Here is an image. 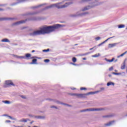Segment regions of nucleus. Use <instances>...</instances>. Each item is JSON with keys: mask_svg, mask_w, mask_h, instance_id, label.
Returning <instances> with one entry per match:
<instances>
[{"mask_svg": "<svg viewBox=\"0 0 127 127\" xmlns=\"http://www.w3.org/2000/svg\"><path fill=\"white\" fill-rule=\"evenodd\" d=\"M61 25L58 24L53 26H44L40 28L39 30H37L30 33L31 36H36V35H41L42 34H48L55 31L56 29H58Z\"/></svg>", "mask_w": 127, "mask_h": 127, "instance_id": "nucleus-1", "label": "nucleus"}, {"mask_svg": "<svg viewBox=\"0 0 127 127\" xmlns=\"http://www.w3.org/2000/svg\"><path fill=\"white\" fill-rule=\"evenodd\" d=\"M97 93H100V91H97L95 92H89L87 94H77L75 93L72 94L73 96H76L77 98H86V96L88 95H93V94H97Z\"/></svg>", "mask_w": 127, "mask_h": 127, "instance_id": "nucleus-2", "label": "nucleus"}, {"mask_svg": "<svg viewBox=\"0 0 127 127\" xmlns=\"http://www.w3.org/2000/svg\"><path fill=\"white\" fill-rule=\"evenodd\" d=\"M71 3H72L66 2L64 5H60V3H58L57 4H52V5H50V6H48V8L54 7V6H55L56 7H57L58 8H64V7H67V6H68V5H69V4H71Z\"/></svg>", "mask_w": 127, "mask_h": 127, "instance_id": "nucleus-3", "label": "nucleus"}, {"mask_svg": "<svg viewBox=\"0 0 127 127\" xmlns=\"http://www.w3.org/2000/svg\"><path fill=\"white\" fill-rule=\"evenodd\" d=\"M27 21V19H26L25 20H21L15 23H13L12 24V26H15L16 25H19V24H22V23H25Z\"/></svg>", "mask_w": 127, "mask_h": 127, "instance_id": "nucleus-4", "label": "nucleus"}, {"mask_svg": "<svg viewBox=\"0 0 127 127\" xmlns=\"http://www.w3.org/2000/svg\"><path fill=\"white\" fill-rule=\"evenodd\" d=\"M87 111H88L89 112H93L94 111H101V109H86L81 110V112H87Z\"/></svg>", "mask_w": 127, "mask_h": 127, "instance_id": "nucleus-5", "label": "nucleus"}, {"mask_svg": "<svg viewBox=\"0 0 127 127\" xmlns=\"http://www.w3.org/2000/svg\"><path fill=\"white\" fill-rule=\"evenodd\" d=\"M5 84L7 86H14L13 83L10 80H7L5 81Z\"/></svg>", "mask_w": 127, "mask_h": 127, "instance_id": "nucleus-6", "label": "nucleus"}, {"mask_svg": "<svg viewBox=\"0 0 127 127\" xmlns=\"http://www.w3.org/2000/svg\"><path fill=\"white\" fill-rule=\"evenodd\" d=\"M114 123L115 121H113L109 122L108 123L105 124L104 125L106 127H110V126H112V125H113V124H114Z\"/></svg>", "mask_w": 127, "mask_h": 127, "instance_id": "nucleus-7", "label": "nucleus"}, {"mask_svg": "<svg viewBox=\"0 0 127 127\" xmlns=\"http://www.w3.org/2000/svg\"><path fill=\"white\" fill-rule=\"evenodd\" d=\"M114 37H115V36H113V37L108 38L105 41H104L103 42H102L101 44H100L99 45H98V46H101V45H103V44H104V43H105V42H107V41H108V40H109V39H112V38H114Z\"/></svg>", "mask_w": 127, "mask_h": 127, "instance_id": "nucleus-8", "label": "nucleus"}, {"mask_svg": "<svg viewBox=\"0 0 127 127\" xmlns=\"http://www.w3.org/2000/svg\"><path fill=\"white\" fill-rule=\"evenodd\" d=\"M11 19H13V18H0V21L2 20H11Z\"/></svg>", "mask_w": 127, "mask_h": 127, "instance_id": "nucleus-9", "label": "nucleus"}, {"mask_svg": "<svg viewBox=\"0 0 127 127\" xmlns=\"http://www.w3.org/2000/svg\"><path fill=\"white\" fill-rule=\"evenodd\" d=\"M116 45V44H109L108 47L109 48H113V47H115Z\"/></svg>", "mask_w": 127, "mask_h": 127, "instance_id": "nucleus-10", "label": "nucleus"}, {"mask_svg": "<svg viewBox=\"0 0 127 127\" xmlns=\"http://www.w3.org/2000/svg\"><path fill=\"white\" fill-rule=\"evenodd\" d=\"M36 62H37V60L36 59H34L32 60V64H37V63Z\"/></svg>", "mask_w": 127, "mask_h": 127, "instance_id": "nucleus-11", "label": "nucleus"}, {"mask_svg": "<svg viewBox=\"0 0 127 127\" xmlns=\"http://www.w3.org/2000/svg\"><path fill=\"white\" fill-rule=\"evenodd\" d=\"M114 115H106V116H102V118H112V117H113Z\"/></svg>", "mask_w": 127, "mask_h": 127, "instance_id": "nucleus-12", "label": "nucleus"}, {"mask_svg": "<svg viewBox=\"0 0 127 127\" xmlns=\"http://www.w3.org/2000/svg\"><path fill=\"white\" fill-rule=\"evenodd\" d=\"M88 9H90L89 6H86L84 7L83 9H82V11H85V10H88Z\"/></svg>", "mask_w": 127, "mask_h": 127, "instance_id": "nucleus-13", "label": "nucleus"}, {"mask_svg": "<svg viewBox=\"0 0 127 127\" xmlns=\"http://www.w3.org/2000/svg\"><path fill=\"white\" fill-rule=\"evenodd\" d=\"M27 121H29V119H22L20 121V122H23V123H26Z\"/></svg>", "mask_w": 127, "mask_h": 127, "instance_id": "nucleus-14", "label": "nucleus"}, {"mask_svg": "<svg viewBox=\"0 0 127 127\" xmlns=\"http://www.w3.org/2000/svg\"><path fill=\"white\" fill-rule=\"evenodd\" d=\"M127 51H126L124 53L122 54L121 55L119 56L118 57V58H120V57H123V56H124V55H125V54H127Z\"/></svg>", "mask_w": 127, "mask_h": 127, "instance_id": "nucleus-15", "label": "nucleus"}, {"mask_svg": "<svg viewBox=\"0 0 127 127\" xmlns=\"http://www.w3.org/2000/svg\"><path fill=\"white\" fill-rule=\"evenodd\" d=\"M2 42H9V40L7 39H3L1 40Z\"/></svg>", "mask_w": 127, "mask_h": 127, "instance_id": "nucleus-16", "label": "nucleus"}, {"mask_svg": "<svg viewBox=\"0 0 127 127\" xmlns=\"http://www.w3.org/2000/svg\"><path fill=\"white\" fill-rule=\"evenodd\" d=\"M72 61L73 63H76V62H77V58L75 57L72 58Z\"/></svg>", "mask_w": 127, "mask_h": 127, "instance_id": "nucleus-17", "label": "nucleus"}, {"mask_svg": "<svg viewBox=\"0 0 127 127\" xmlns=\"http://www.w3.org/2000/svg\"><path fill=\"white\" fill-rule=\"evenodd\" d=\"M25 57L26 58H30V57H31V54H26L25 55Z\"/></svg>", "mask_w": 127, "mask_h": 127, "instance_id": "nucleus-18", "label": "nucleus"}, {"mask_svg": "<svg viewBox=\"0 0 127 127\" xmlns=\"http://www.w3.org/2000/svg\"><path fill=\"white\" fill-rule=\"evenodd\" d=\"M113 85V86H114V85H115V83H114L113 82H108L107 83V86H111Z\"/></svg>", "mask_w": 127, "mask_h": 127, "instance_id": "nucleus-19", "label": "nucleus"}, {"mask_svg": "<svg viewBox=\"0 0 127 127\" xmlns=\"http://www.w3.org/2000/svg\"><path fill=\"white\" fill-rule=\"evenodd\" d=\"M121 69L122 70H124L126 68V64L124 63L123 65L121 66Z\"/></svg>", "mask_w": 127, "mask_h": 127, "instance_id": "nucleus-20", "label": "nucleus"}, {"mask_svg": "<svg viewBox=\"0 0 127 127\" xmlns=\"http://www.w3.org/2000/svg\"><path fill=\"white\" fill-rule=\"evenodd\" d=\"M124 27H125V25L121 24L118 26L119 28H124Z\"/></svg>", "mask_w": 127, "mask_h": 127, "instance_id": "nucleus-21", "label": "nucleus"}, {"mask_svg": "<svg viewBox=\"0 0 127 127\" xmlns=\"http://www.w3.org/2000/svg\"><path fill=\"white\" fill-rule=\"evenodd\" d=\"M100 57V54H96L92 56V57L97 58Z\"/></svg>", "mask_w": 127, "mask_h": 127, "instance_id": "nucleus-22", "label": "nucleus"}, {"mask_svg": "<svg viewBox=\"0 0 127 127\" xmlns=\"http://www.w3.org/2000/svg\"><path fill=\"white\" fill-rule=\"evenodd\" d=\"M114 60H115V58H113L111 60H108L107 62L111 63V62H113V61H114Z\"/></svg>", "mask_w": 127, "mask_h": 127, "instance_id": "nucleus-23", "label": "nucleus"}, {"mask_svg": "<svg viewBox=\"0 0 127 127\" xmlns=\"http://www.w3.org/2000/svg\"><path fill=\"white\" fill-rule=\"evenodd\" d=\"M3 103H4V104H10V102L7 100L4 101Z\"/></svg>", "mask_w": 127, "mask_h": 127, "instance_id": "nucleus-24", "label": "nucleus"}, {"mask_svg": "<svg viewBox=\"0 0 127 127\" xmlns=\"http://www.w3.org/2000/svg\"><path fill=\"white\" fill-rule=\"evenodd\" d=\"M14 57H17V58H23V57H18L17 55H13Z\"/></svg>", "mask_w": 127, "mask_h": 127, "instance_id": "nucleus-25", "label": "nucleus"}, {"mask_svg": "<svg viewBox=\"0 0 127 127\" xmlns=\"http://www.w3.org/2000/svg\"><path fill=\"white\" fill-rule=\"evenodd\" d=\"M88 0H82L80 1V3H83V2H86V1H88Z\"/></svg>", "mask_w": 127, "mask_h": 127, "instance_id": "nucleus-26", "label": "nucleus"}, {"mask_svg": "<svg viewBox=\"0 0 127 127\" xmlns=\"http://www.w3.org/2000/svg\"><path fill=\"white\" fill-rule=\"evenodd\" d=\"M80 90H81V91H83V90H87V88H86L85 87H81Z\"/></svg>", "mask_w": 127, "mask_h": 127, "instance_id": "nucleus-27", "label": "nucleus"}, {"mask_svg": "<svg viewBox=\"0 0 127 127\" xmlns=\"http://www.w3.org/2000/svg\"><path fill=\"white\" fill-rule=\"evenodd\" d=\"M49 49H48L47 50H43V52H48V51H49Z\"/></svg>", "mask_w": 127, "mask_h": 127, "instance_id": "nucleus-28", "label": "nucleus"}, {"mask_svg": "<svg viewBox=\"0 0 127 127\" xmlns=\"http://www.w3.org/2000/svg\"><path fill=\"white\" fill-rule=\"evenodd\" d=\"M100 39H101V37H97L95 38V40L98 41V40H100Z\"/></svg>", "mask_w": 127, "mask_h": 127, "instance_id": "nucleus-29", "label": "nucleus"}, {"mask_svg": "<svg viewBox=\"0 0 127 127\" xmlns=\"http://www.w3.org/2000/svg\"><path fill=\"white\" fill-rule=\"evenodd\" d=\"M50 62V60L46 59L44 60V62L48 63Z\"/></svg>", "mask_w": 127, "mask_h": 127, "instance_id": "nucleus-30", "label": "nucleus"}, {"mask_svg": "<svg viewBox=\"0 0 127 127\" xmlns=\"http://www.w3.org/2000/svg\"><path fill=\"white\" fill-rule=\"evenodd\" d=\"M34 58H37L38 59H40V58H37L36 57H33L31 58V59H34Z\"/></svg>", "mask_w": 127, "mask_h": 127, "instance_id": "nucleus-31", "label": "nucleus"}, {"mask_svg": "<svg viewBox=\"0 0 127 127\" xmlns=\"http://www.w3.org/2000/svg\"><path fill=\"white\" fill-rule=\"evenodd\" d=\"M114 68L113 67V66L111 67L110 68H109V71H112V70H113Z\"/></svg>", "mask_w": 127, "mask_h": 127, "instance_id": "nucleus-32", "label": "nucleus"}, {"mask_svg": "<svg viewBox=\"0 0 127 127\" xmlns=\"http://www.w3.org/2000/svg\"><path fill=\"white\" fill-rule=\"evenodd\" d=\"M72 65H73L74 66H77V64L75 63H71Z\"/></svg>", "mask_w": 127, "mask_h": 127, "instance_id": "nucleus-33", "label": "nucleus"}, {"mask_svg": "<svg viewBox=\"0 0 127 127\" xmlns=\"http://www.w3.org/2000/svg\"><path fill=\"white\" fill-rule=\"evenodd\" d=\"M85 55H87V54H83L81 55V56H85Z\"/></svg>", "mask_w": 127, "mask_h": 127, "instance_id": "nucleus-34", "label": "nucleus"}, {"mask_svg": "<svg viewBox=\"0 0 127 127\" xmlns=\"http://www.w3.org/2000/svg\"><path fill=\"white\" fill-rule=\"evenodd\" d=\"M5 122H6V123H10V121H9V120H6V121H5Z\"/></svg>", "mask_w": 127, "mask_h": 127, "instance_id": "nucleus-35", "label": "nucleus"}, {"mask_svg": "<svg viewBox=\"0 0 127 127\" xmlns=\"http://www.w3.org/2000/svg\"><path fill=\"white\" fill-rule=\"evenodd\" d=\"M113 74H114V75H119V73L116 72L113 73Z\"/></svg>", "mask_w": 127, "mask_h": 127, "instance_id": "nucleus-36", "label": "nucleus"}, {"mask_svg": "<svg viewBox=\"0 0 127 127\" xmlns=\"http://www.w3.org/2000/svg\"><path fill=\"white\" fill-rule=\"evenodd\" d=\"M95 48V47H94L93 48H90V49H89V50H93V49H94Z\"/></svg>", "mask_w": 127, "mask_h": 127, "instance_id": "nucleus-37", "label": "nucleus"}, {"mask_svg": "<svg viewBox=\"0 0 127 127\" xmlns=\"http://www.w3.org/2000/svg\"><path fill=\"white\" fill-rule=\"evenodd\" d=\"M8 117L11 119V120H12V117H11V116H8Z\"/></svg>", "mask_w": 127, "mask_h": 127, "instance_id": "nucleus-38", "label": "nucleus"}, {"mask_svg": "<svg viewBox=\"0 0 127 127\" xmlns=\"http://www.w3.org/2000/svg\"><path fill=\"white\" fill-rule=\"evenodd\" d=\"M34 52H35V50L32 51V53H34Z\"/></svg>", "mask_w": 127, "mask_h": 127, "instance_id": "nucleus-39", "label": "nucleus"}, {"mask_svg": "<svg viewBox=\"0 0 127 127\" xmlns=\"http://www.w3.org/2000/svg\"><path fill=\"white\" fill-rule=\"evenodd\" d=\"M23 99H26L25 97L21 96Z\"/></svg>", "mask_w": 127, "mask_h": 127, "instance_id": "nucleus-40", "label": "nucleus"}, {"mask_svg": "<svg viewBox=\"0 0 127 127\" xmlns=\"http://www.w3.org/2000/svg\"><path fill=\"white\" fill-rule=\"evenodd\" d=\"M3 5H3V4H0V6H3Z\"/></svg>", "mask_w": 127, "mask_h": 127, "instance_id": "nucleus-41", "label": "nucleus"}, {"mask_svg": "<svg viewBox=\"0 0 127 127\" xmlns=\"http://www.w3.org/2000/svg\"><path fill=\"white\" fill-rule=\"evenodd\" d=\"M86 58H83V60H86Z\"/></svg>", "mask_w": 127, "mask_h": 127, "instance_id": "nucleus-42", "label": "nucleus"}, {"mask_svg": "<svg viewBox=\"0 0 127 127\" xmlns=\"http://www.w3.org/2000/svg\"><path fill=\"white\" fill-rule=\"evenodd\" d=\"M101 90H105V88H104L103 87V88H101Z\"/></svg>", "mask_w": 127, "mask_h": 127, "instance_id": "nucleus-43", "label": "nucleus"}, {"mask_svg": "<svg viewBox=\"0 0 127 127\" xmlns=\"http://www.w3.org/2000/svg\"><path fill=\"white\" fill-rule=\"evenodd\" d=\"M1 10H3V9L0 8V11Z\"/></svg>", "mask_w": 127, "mask_h": 127, "instance_id": "nucleus-44", "label": "nucleus"}, {"mask_svg": "<svg viewBox=\"0 0 127 127\" xmlns=\"http://www.w3.org/2000/svg\"><path fill=\"white\" fill-rule=\"evenodd\" d=\"M24 28H26V27H23V28H22V29H24Z\"/></svg>", "mask_w": 127, "mask_h": 127, "instance_id": "nucleus-45", "label": "nucleus"}, {"mask_svg": "<svg viewBox=\"0 0 127 127\" xmlns=\"http://www.w3.org/2000/svg\"><path fill=\"white\" fill-rule=\"evenodd\" d=\"M51 108H55V107H54V106H51Z\"/></svg>", "mask_w": 127, "mask_h": 127, "instance_id": "nucleus-46", "label": "nucleus"}, {"mask_svg": "<svg viewBox=\"0 0 127 127\" xmlns=\"http://www.w3.org/2000/svg\"><path fill=\"white\" fill-rule=\"evenodd\" d=\"M39 119H41V116H39Z\"/></svg>", "mask_w": 127, "mask_h": 127, "instance_id": "nucleus-47", "label": "nucleus"}, {"mask_svg": "<svg viewBox=\"0 0 127 127\" xmlns=\"http://www.w3.org/2000/svg\"><path fill=\"white\" fill-rule=\"evenodd\" d=\"M72 90H76V88H73L72 89Z\"/></svg>", "mask_w": 127, "mask_h": 127, "instance_id": "nucleus-48", "label": "nucleus"}, {"mask_svg": "<svg viewBox=\"0 0 127 127\" xmlns=\"http://www.w3.org/2000/svg\"><path fill=\"white\" fill-rule=\"evenodd\" d=\"M32 123H33V121L31 122L30 123V124H32Z\"/></svg>", "mask_w": 127, "mask_h": 127, "instance_id": "nucleus-49", "label": "nucleus"}, {"mask_svg": "<svg viewBox=\"0 0 127 127\" xmlns=\"http://www.w3.org/2000/svg\"><path fill=\"white\" fill-rule=\"evenodd\" d=\"M117 60H116L115 61V62H117Z\"/></svg>", "mask_w": 127, "mask_h": 127, "instance_id": "nucleus-50", "label": "nucleus"}, {"mask_svg": "<svg viewBox=\"0 0 127 127\" xmlns=\"http://www.w3.org/2000/svg\"><path fill=\"white\" fill-rule=\"evenodd\" d=\"M23 0L25 1V0Z\"/></svg>", "mask_w": 127, "mask_h": 127, "instance_id": "nucleus-51", "label": "nucleus"}, {"mask_svg": "<svg viewBox=\"0 0 127 127\" xmlns=\"http://www.w3.org/2000/svg\"><path fill=\"white\" fill-rule=\"evenodd\" d=\"M75 45H77V44H75Z\"/></svg>", "mask_w": 127, "mask_h": 127, "instance_id": "nucleus-52", "label": "nucleus"}, {"mask_svg": "<svg viewBox=\"0 0 127 127\" xmlns=\"http://www.w3.org/2000/svg\"><path fill=\"white\" fill-rule=\"evenodd\" d=\"M126 116H127V115Z\"/></svg>", "mask_w": 127, "mask_h": 127, "instance_id": "nucleus-53", "label": "nucleus"}]
</instances>
